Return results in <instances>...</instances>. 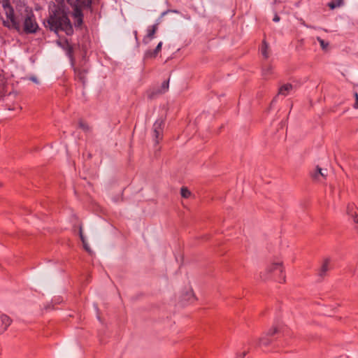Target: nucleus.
Listing matches in <instances>:
<instances>
[{
  "mask_svg": "<svg viewBox=\"0 0 358 358\" xmlns=\"http://www.w3.org/2000/svg\"><path fill=\"white\" fill-rule=\"evenodd\" d=\"M47 25L51 31L57 32L64 31L67 35L73 34V27L67 14L61 9H56L50 15L47 20Z\"/></svg>",
  "mask_w": 358,
  "mask_h": 358,
  "instance_id": "obj_1",
  "label": "nucleus"
},
{
  "mask_svg": "<svg viewBox=\"0 0 358 358\" xmlns=\"http://www.w3.org/2000/svg\"><path fill=\"white\" fill-rule=\"evenodd\" d=\"M7 20L3 18L2 24L8 29H13L20 33V12L15 13L14 8L11 6L10 0H0Z\"/></svg>",
  "mask_w": 358,
  "mask_h": 358,
  "instance_id": "obj_2",
  "label": "nucleus"
},
{
  "mask_svg": "<svg viewBox=\"0 0 358 358\" xmlns=\"http://www.w3.org/2000/svg\"><path fill=\"white\" fill-rule=\"evenodd\" d=\"M21 30L20 34H36L38 29L36 17L31 10L27 8L20 12Z\"/></svg>",
  "mask_w": 358,
  "mask_h": 358,
  "instance_id": "obj_3",
  "label": "nucleus"
},
{
  "mask_svg": "<svg viewBox=\"0 0 358 358\" xmlns=\"http://www.w3.org/2000/svg\"><path fill=\"white\" fill-rule=\"evenodd\" d=\"M67 2L73 8V16L76 27H81L83 23V13L82 9L92 8V0H67Z\"/></svg>",
  "mask_w": 358,
  "mask_h": 358,
  "instance_id": "obj_4",
  "label": "nucleus"
},
{
  "mask_svg": "<svg viewBox=\"0 0 358 358\" xmlns=\"http://www.w3.org/2000/svg\"><path fill=\"white\" fill-rule=\"evenodd\" d=\"M266 275L261 276L263 280H267L270 278V274L273 275L274 280L282 283L285 282V276L282 275L283 266L281 262L273 263L266 270Z\"/></svg>",
  "mask_w": 358,
  "mask_h": 358,
  "instance_id": "obj_5",
  "label": "nucleus"
},
{
  "mask_svg": "<svg viewBox=\"0 0 358 358\" xmlns=\"http://www.w3.org/2000/svg\"><path fill=\"white\" fill-rule=\"evenodd\" d=\"M164 121L162 119H157L152 127V137L157 144L162 139Z\"/></svg>",
  "mask_w": 358,
  "mask_h": 358,
  "instance_id": "obj_6",
  "label": "nucleus"
},
{
  "mask_svg": "<svg viewBox=\"0 0 358 358\" xmlns=\"http://www.w3.org/2000/svg\"><path fill=\"white\" fill-rule=\"evenodd\" d=\"M88 69L85 67H76L74 68V73L76 76V78L81 82L83 85H85L86 83V76L88 73Z\"/></svg>",
  "mask_w": 358,
  "mask_h": 358,
  "instance_id": "obj_7",
  "label": "nucleus"
},
{
  "mask_svg": "<svg viewBox=\"0 0 358 358\" xmlns=\"http://www.w3.org/2000/svg\"><path fill=\"white\" fill-rule=\"evenodd\" d=\"M332 268L331 261L330 258H325L318 271V275L324 278L327 275V272Z\"/></svg>",
  "mask_w": 358,
  "mask_h": 358,
  "instance_id": "obj_8",
  "label": "nucleus"
},
{
  "mask_svg": "<svg viewBox=\"0 0 358 358\" xmlns=\"http://www.w3.org/2000/svg\"><path fill=\"white\" fill-rule=\"evenodd\" d=\"M159 23L157 22L155 24L149 27L147 29V35L144 36L143 39V43L144 44H148L149 42L154 38L155 34L158 29Z\"/></svg>",
  "mask_w": 358,
  "mask_h": 358,
  "instance_id": "obj_9",
  "label": "nucleus"
},
{
  "mask_svg": "<svg viewBox=\"0 0 358 358\" xmlns=\"http://www.w3.org/2000/svg\"><path fill=\"white\" fill-rule=\"evenodd\" d=\"M292 90V85L289 83L282 85L278 90V94L273 99L271 103H273L277 100L278 95L286 96L290 90Z\"/></svg>",
  "mask_w": 358,
  "mask_h": 358,
  "instance_id": "obj_10",
  "label": "nucleus"
},
{
  "mask_svg": "<svg viewBox=\"0 0 358 358\" xmlns=\"http://www.w3.org/2000/svg\"><path fill=\"white\" fill-rule=\"evenodd\" d=\"M347 213L354 222L358 223V208L354 204H349L347 207Z\"/></svg>",
  "mask_w": 358,
  "mask_h": 358,
  "instance_id": "obj_11",
  "label": "nucleus"
},
{
  "mask_svg": "<svg viewBox=\"0 0 358 358\" xmlns=\"http://www.w3.org/2000/svg\"><path fill=\"white\" fill-rule=\"evenodd\" d=\"M162 47V42H159L155 50H147L145 53V58L150 59L155 58L157 56L158 53L161 51Z\"/></svg>",
  "mask_w": 358,
  "mask_h": 358,
  "instance_id": "obj_12",
  "label": "nucleus"
},
{
  "mask_svg": "<svg viewBox=\"0 0 358 358\" xmlns=\"http://www.w3.org/2000/svg\"><path fill=\"white\" fill-rule=\"evenodd\" d=\"M311 176L313 179L317 181H320L321 178L324 179L326 178V173L323 171V170L321 168L317 166L315 171L311 173Z\"/></svg>",
  "mask_w": 358,
  "mask_h": 358,
  "instance_id": "obj_13",
  "label": "nucleus"
},
{
  "mask_svg": "<svg viewBox=\"0 0 358 358\" xmlns=\"http://www.w3.org/2000/svg\"><path fill=\"white\" fill-rule=\"evenodd\" d=\"M3 331H6L7 328L10 325L12 320L6 315L2 314L0 317Z\"/></svg>",
  "mask_w": 358,
  "mask_h": 358,
  "instance_id": "obj_14",
  "label": "nucleus"
},
{
  "mask_svg": "<svg viewBox=\"0 0 358 358\" xmlns=\"http://www.w3.org/2000/svg\"><path fill=\"white\" fill-rule=\"evenodd\" d=\"M272 341L273 340L270 337L266 336V335H265L264 336H262L259 338L258 345L268 346L272 343Z\"/></svg>",
  "mask_w": 358,
  "mask_h": 358,
  "instance_id": "obj_15",
  "label": "nucleus"
},
{
  "mask_svg": "<svg viewBox=\"0 0 358 358\" xmlns=\"http://www.w3.org/2000/svg\"><path fill=\"white\" fill-rule=\"evenodd\" d=\"M273 72V66L270 64L264 65L262 68V75L265 78L270 76Z\"/></svg>",
  "mask_w": 358,
  "mask_h": 358,
  "instance_id": "obj_16",
  "label": "nucleus"
},
{
  "mask_svg": "<svg viewBox=\"0 0 358 358\" xmlns=\"http://www.w3.org/2000/svg\"><path fill=\"white\" fill-rule=\"evenodd\" d=\"M160 94H163L162 92H160L159 89H152L148 92V97L150 99H155L157 96H158Z\"/></svg>",
  "mask_w": 358,
  "mask_h": 358,
  "instance_id": "obj_17",
  "label": "nucleus"
},
{
  "mask_svg": "<svg viewBox=\"0 0 358 358\" xmlns=\"http://www.w3.org/2000/svg\"><path fill=\"white\" fill-rule=\"evenodd\" d=\"M268 44L266 43V42L265 41H264L262 42L261 52L265 59H267L269 57V55L268 52Z\"/></svg>",
  "mask_w": 358,
  "mask_h": 358,
  "instance_id": "obj_18",
  "label": "nucleus"
},
{
  "mask_svg": "<svg viewBox=\"0 0 358 358\" xmlns=\"http://www.w3.org/2000/svg\"><path fill=\"white\" fill-rule=\"evenodd\" d=\"M169 79L167 80H164L162 85L161 87L159 88L160 90V92H162V94L166 93L169 90Z\"/></svg>",
  "mask_w": 358,
  "mask_h": 358,
  "instance_id": "obj_19",
  "label": "nucleus"
},
{
  "mask_svg": "<svg viewBox=\"0 0 358 358\" xmlns=\"http://www.w3.org/2000/svg\"><path fill=\"white\" fill-rule=\"evenodd\" d=\"M343 0H334L329 3V6L331 9H334L336 7L341 6L343 4Z\"/></svg>",
  "mask_w": 358,
  "mask_h": 358,
  "instance_id": "obj_20",
  "label": "nucleus"
},
{
  "mask_svg": "<svg viewBox=\"0 0 358 358\" xmlns=\"http://www.w3.org/2000/svg\"><path fill=\"white\" fill-rule=\"evenodd\" d=\"M279 333H280V330H279V329H278V328H277V327H273V328H272V329H269V330L266 332V336L272 337V336H273L274 335L278 334H279Z\"/></svg>",
  "mask_w": 358,
  "mask_h": 358,
  "instance_id": "obj_21",
  "label": "nucleus"
},
{
  "mask_svg": "<svg viewBox=\"0 0 358 358\" xmlns=\"http://www.w3.org/2000/svg\"><path fill=\"white\" fill-rule=\"evenodd\" d=\"M180 194L183 198L187 199L190 196L191 192L187 187H182L180 190Z\"/></svg>",
  "mask_w": 358,
  "mask_h": 358,
  "instance_id": "obj_22",
  "label": "nucleus"
},
{
  "mask_svg": "<svg viewBox=\"0 0 358 358\" xmlns=\"http://www.w3.org/2000/svg\"><path fill=\"white\" fill-rule=\"evenodd\" d=\"M317 40L319 42L322 50H326L329 46V43L324 41V40L322 39L320 37H317Z\"/></svg>",
  "mask_w": 358,
  "mask_h": 358,
  "instance_id": "obj_23",
  "label": "nucleus"
},
{
  "mask_svg": "<svg viewBox=\"0 0 358 358\" xmlns=\"http://www.w3.org/2000/svg\"><path fill=\"white\" fill-rule=\"evenodd\" d=\"M79 127L84 130L85 131H87L90 130V127L83 121L79 122Z\"/></svg>",
  "mask_w": 358,
  "mask_h": 358,
  "instance_id": "obj_24",
  "label": "nucleus"
},
{
  "mask_svg": "<svg viewBox=\"0 0 358 358\" xmlns=\"http://www.w3.org/2000/svg\"><path fill=\"white\" fill-rule=\"evenodd\" d=\"M79 235H80V240L82 241L83 243H85V242H86V240H85V238L83 235V229H82V227H80L79 229Z\"/></svg>",
  "mask_w": 358,
  "mask_h": 358,
  "instance_id": "obj_25",
  "label": "nucleus"
},
{
  "mask_svg": "<svg viewBox=\"0 0 358 358\" xmlns=\"http://www.w3.org/2000/svg\"><path fill=\"white\" fill-rule=\"evenodd\" d=\"M355 103L354 104V108L356 109H358V93L357 92H355Z\"/></svg>",
  "mask_w": 358,
  "mask_h": 358,
  "instance_id": "obj_26",
  "label": "nucleus"
},
{
  "mask_svg": "<svg viewBox=\"0 0 358 358\" xmlns=\"http://www.w3.org/2000/svg\"><path fill=\"white\" fill-rule=\"evenodd\" d=\"M29 80H31L32 82H34L36 84H38L39 83V81H38V78L36 76H32L29 77Z\"/></svg>",
  "mask_w": 358,
  "mask_h": 358,
  "instance_id": "obj_27",
  "label": "nucleus"
},
{
  "mask_svg": "<svg viewBox=\"0 0 358 358\" xmlns=\"http://www.w3.org/2000/svg\"><path fill=\"white\" fill-rule=\"evenodd\" d=\"M186 296H187V300H188V301H190L192 298V299L194 298V294L192 292H187Z\"/></svg>",
  "mask_w": 358,
  "mask_h": 358,
  "instance_id": "obj_28",
  "label": "nucleus"
},
{
  "mask_svg": "<svg viewBox=\"0 0 358 358\" xmlns=\"http://www.w3.org/2000/svg\"><path fill=\"white\" fill-rule=\"evenodd\" d=\"M83 247H84L85 250L87 252H88L89 253H90V252H91V250H90V247H89L88 244H87V242H85V243H83Z\"/></svg>",
  "mask_w": 358,
  "mask_h": 358,
  "instance_id": "obj_29",
  "label": "nucleus"
},
{
  "mask_svg": "<svg viewBox=\"0 0 358 358\" xmlns=\"http://www.w3.org/2000/svg\"><path fill=\"white\" fill-rule=\"evenodd\" d=\"M280 18L279 15H278V14H275V15H274V17H273V22H279V21H280Z\"/></svg>",
  "mask_w": 358,
  "mask_h": 358,
  "instance_id": "obj_30",
  "label": "nucleus"
},
{
  "mask_svg": "<svg viewBox=\"0 0 358 358\" xmlns=\"http://www.w3.org/2000/svg\"><path fill=\"white\" fill-rule=\"evenodd\" d=\"M247 353H248V352L245 351L242 354L237 355L236 358H244L245 357V355H247Z\"/></svg>",
  "mask_w": 358,
  "mask_h": 358,
  "instance_id": "obj_31",
  "label": "nucleus"
},
{
  "mask_svg": "<svg viewBox=\"0 0 358 358\" xmlns=\"http://www.w3.org/2000/svg\"><path fill=\"white\" fill-rule=\"evenodd\" d=\"M134 36H135L136 39H137L138 38H137V31H134Z\"/></svg>",
  "mask_w": 358,
  "mask_h": 358,
  "instance_id": "obj_32",
  "label": "nucleus"
},
{
  "mask_svg": "<svg viewBox=\"0 0 358 358\" xmlns=\"http://www.w3.org/2000/svg\"><path fill=\"white\" fill-rule=\"evenodd\" d=\"M0 20H3V16H2V15H1V13H0Z\"/></svg>",
  "mask_w": 358,
  "mask_h": 358,
  "instance_id": "obj_33",
  "label": "nucleus"
},
{
  "mask_svg": "<svg viewBox=\"0 0 358 358\" xmlns=\"http://www.w3.org/2000/svg\"><path fill=\"white\" fill-rule=\"evenodd\" d=\"M357 231H358V229H357Z\"/></svg>",
  "mask_w": 358,
  "mask_h": 358,
  "instance_id": "obj_34",
  "label": "nucleus"
}]
</instances>
